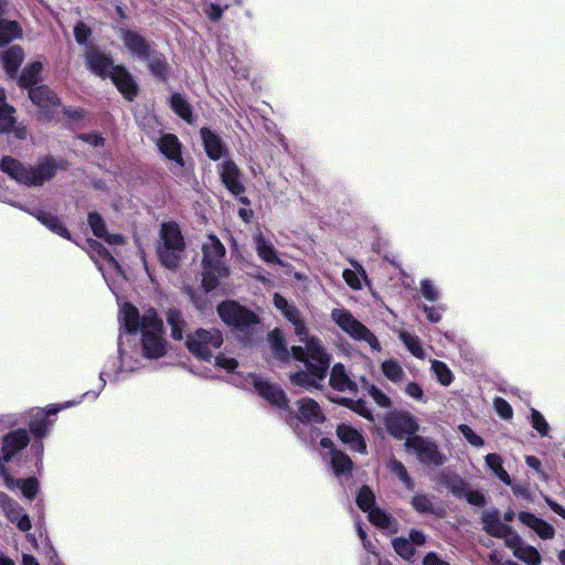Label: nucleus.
<instances>
[{"mask_svg":"<svg viewBox=\"0 0 565 565\" xmlns=\"http://www.w3.org/2000/svg\"><path fill=\"white\" fill-rule=\"evenodd\" d=\"M296 335L301 344L291 347V353L296 360L305 363L307 371L291 373L290 382L308 391L320 390L330 366V355L321 340L310 334L308 328L305 334Z\"/></svg>","mask_w":565,"mask_h":565,"instance_id":"f257e3e1","label":"nucleus"},{"mask_svg":"<svg viewBox=\"0 0 565 565\" xmlns=\"http://www.w3.org/2000/svg\"><path fill=\"white\" fill-rule=\"evenodd\" d=\"M119 321L128 333H140L143 356L159 359L167 353L163 323L153 309L141 316L135 306L126 302L119 309Z\"/></svg>","mask_w":565,"mask_h":565,"instance_id":"f03ea898","label":"nucleus"},{"mask_svg":"<svg viewBox=\"0 0 565 565\" xmlns=\"http://www.w3.org/2000/svg\"><path fill=\"white\" fill-rule=\"evenodd\" d=\"M202 286L204 290L211 291L218 281L230 275V268L225 264V247L215 235H209L202 244Z\"/></svg>","mask_w":565,"mask_h":565,"instance_id":"7ed1b4c3","label":"nucleus"},{"mask_svg":"<svg viewBox=\"0 0 565 565\" xmlns=\"http://www.w3.org/2000/svg\"><path fill=\"white\" fill-rule=\"evenodd\" d=\"M0 169L19 183L41 185L54 177L56 167L52 159L43 160L36 168H26L11 157L2 158Z\"/></svg>","mask_w":565,"mask_h":565,"instance_id":"20e7f679","label":"nucleus"},{"mask_svg":"<svg viewBox=\"0 0 565 565\" xmlns=\"http://www.w3.org/2000/svg\"><path fill=\"white\" fill-rule=\"evenodd\" d=\"M184 239L180 227L174 222L162 223L157 255L163 266L170 269L178 267L184 254Z\"/></svg>","mask_w":565,"mask_h":565,"instance_id":"39448f33","label":"nucleus"},{"mask_svg":"<svg viewBox=\"0 0 565 565\" xmlns=\"http://www.w3.org/2000/svg\"><path fill=\"white\" fill-rule=\"evenodd\" d=\"M331 319L353 340L367 343L370 348L376 352L381 351V344L377 338L347 309H333L331 311Z\"/></svg>","mask_w":565,"mask_h":565,"instance_id":"423d86ee","label":"nucleus"},{"mask_svg":"<svg viewBox=\"0 0 565 565\" xmlns=\"http://www.w3.org/2000/svg\"><path fill=\"white\" fill-rule=\"evenodd\" d=\"M223 344V337L217 329H198L186 339V348L198 359L210 361L214 351Z\"/></svg>","mask_w":565,"mask_h":565,"instance_id":"0eeeda50","label":"nucleus"},{"mask_svg":"<svg viewBox=\"0 0 565 565\" xmlns=\"http://www.w3.org/2000/svg\"><path fill=\"white\" fill-rule=\"evenodd\" d=\"M405 447L408 452L416 455L418 460L425 465L440 466L444 462L443 455L429 439L420 436L408 437Z\"/></svg>","mask_w":565,"mask_h":565,"instance_id":"6e6552de","label":"nucleus"},{"mask_svg":"<svg viewBox=\"0 0 565 565\" xmlns=\"http://www.w3.org/2000/svg\"><path fill=\"white\" fill-rule=\"evenodd\" d=\"M217 311L225 323L238 329H244L252 324L258 323L255 313L246 310L234 301H226L221 303L217 308Z\"/></svg>","mask_w":565,"mask_h":565,"instance_id":"1a4fd4ad","label":"nucleus"},{"mask_svg":"<svg viewBox=\"0 0 565 565\" xmlns=\"http://www.w3.org/2000/svg\"><path fill=\"white\" fill-rule=\"evenodd\" d=\"M388 433L397 439L412 437L418 429L415 418L407 413H391L385 418Z\"/></svg>","mask_w":565,"mask_h":565,"instance_id":"9d476101","label":"nucleus"},{"mask_svg":"<svg viewBox=\"0 0 565 565\" xmlns=\"http://www.w3.org/2000/svg\"><path fill=\"white\" fill-rule=\"evenodd\" d=\"M119 365H116L115 362L111 364V366H106L99 374V379L102 381V387L106 384L105 377H108L110 381L117 380L119 377V374L122 372H130L136 369V360L128 353L124 337H119Z\"/></svg>","mask_w":565,"mask_h":565,"instance_id":"9b49d317","label":"nucleus"},{"mask_svg":"<svg viewBox=\"0 0 565 565\" xmlns=\"http://www.w3.org/2000/svg\"><path fill=\"white\" fill-rule=\"evenodd\" d=\"M29 97L45 117H50L51 113L60 107V99L56 94L44 85L31 88Z\"/></svg>","mask_w":565,"mask_h":565,"instance_id":"f8f14e48","label":"nucleus"},{"mask_svg":"<svg viewBox=\"0 0 565 565\" xmlns=\"http://www.w3.org/2000/svg\"><path fill=\"white\" fill-rule=\"evenodd\" d=\"M273 301L276 309L294 326L295 333L305 334L308 327L297 307L279 294L274 295Z\"/></svg>","mask_w":565,"mask_h":565,"instance_id":"ddd939ff","label":"nucleus"},{"mask_svg":"<svg viewBox=\"0 0 565 565\" xmlns=\"http://www.w3.org/2000/svg\"><path fill=\"white\" fill-rule=\"evenodd\" d=\"M90 256L98 265L99 270L103 273L105 279L108 275H120V268L116 259L97 242L89 241Z\"/></svg>","mask_w":565,"mask_h":565,"instance_id":"4468645a","label":"nucleus"},{"mask_svg":"<svg viewBox=\"0 0 565 565\" xmlns=\"http://www.w3.org/2000/svg\"><path fill=\"white\" fill-rule=\"evenodd\" d=\"M483 530L495 537L504 539L507 543L508 537L516 535L512 529L501 521L500 512L498 510H486L482 513Z\"/></svg>","mask_w":565,"mask_h":565,"instance_id":"2eb2a0df","label":"nucleus"},{"mask_svg":"<svg viewBox=\"0 0 565 565\" xmlns=\"http://www.w3.org/2000/svg\"><path fill=\"white\" fill-rule=\"evenodd\" d=\"M87 67L98 76H110L115 66L111 58L100 52L97 47L90 46L85 54Z\"/></svg>","mask_w":565,"mask_h":565,"instance_id":"dca6fc26","label":"nucleus"},{"mask_svg":"<svg viewBox=\"0 0 565 565\" xmlns=\"http://www.w3.org/2000/svg\"><path fill=\"white\" fill-rule=\"evenodd\" d=\"M296 419L301 423L321 424L324 422L326 416L319 404L309 397H303L297 401Z\"/></svg>","mask_w":565,"mask_h":565,"instance_id":"f3484780","label":"nucleus"},{"mask_svg":"<svg viewBox=\"0 0 565 565\" xmlns=\"http://www.w3.org/2000/svg\"><path fill=\"white\" fill-rule=\"evenodd\" d=\"M507 546L512 550L515 557L527 565H539L541 563L539 551L531 545L524 544L518 534L508 537Z\"/></svg>","mask_w":565,"mask_h":565,"instance_id":"a211bd4d","label":"nucleus"},{"mask_svg":"<svg viewBox=\"0 0 565 565\" xmlns=\"http://www.w3.org/2000/svg\"><path fill=\"white\" fill-rule=\"evenodd\" d=\"M29 444L26 430L19 429L3 437L1 455L4 461H10L15 454L25 448Z\"/></svg>","mask_w":565,"mask_h":565,"instance_id":"6ab92c4d","label":"nucleus"},{"mask_svg":"<svg viewBox=\"0 0 565 565\" xmlns=\"http://www.w3.org/2000/svg\"><path fill=\"white\" fill-rule=\"evenodd\" d=\"M258 394L278 408H287V398L282 390L262 379L252 377Z\"/></svg>","mask_w":565,"mask_h":565,"instance_id":"aec40b11","label":"nucleus"},{"mask_svg":"<svg viewBox=\"0 0 565 565\" xmlns=\"http://www.w3.org/2000/svg\"><path fill=\"white\" fill-rule=\"evenodd\" d=\"M337 436L350 450L361 454L366 452V443L362 434L348 424H341L337 428Z\"/></svg>","mask_w":565,"mask_h":565,"instance_id":"412c9836","label":"nucleus"},{"mask_svg":"<svg viewBox=\"0 0 565 565\" xmlns=\"http://www.w3.org/2000/svg\"><path fill=\"white\" fill-rule=\"evenodd\" d=\"M121 40L130 53L139 58H147L150 46L147 41L136 31L122 29Z\"/></svg>","mask_w":565,"mask_h":565,"instance_id":"4be33fe9","label":"nucleus"},{"mask_svg":"<svg viewBox=\"0 0 565 565\" xmlns=\"http://www.w3.org/2000/svg\"><path fill=\"white\" fill-rule=\"evenodd\" d=\"M14 109L6 103V92L0 87V130H13L18 138L25 137L24 128L15 127V119L13 117Z\"/></svg>","mask_w":565,"mask_h":565,"instance_id":"5701e85b","label":"nucleus"},{"mask_svg":"<svg viewBox=\"0 0 565 565\" xmlns=\"http://www.w3.org/2000/svg\"><path fill=\"white\" fill-rule=\"evenodd\" d=\"M158 148L160 152L168 158L169 160L174 161L179 166H183V160L181 156V143L175 135L164 134L162 135L158 142Z\"/></svg>","mask_w":565,"mask_h":565,"instance_id":"b1692460","label":"nucleus"},{"mask_svg":"<svg viewBox=\"0 0 565 565\" xmlns=\"http://www.w3.org/2000/svg\"><path fill=\"white\" fill-rule=\"evenodd\" d=\"M24 50L20 45L10 46L8 50L1 52L0 61L6 73L13 77L24 60Z\"/></svg>","mask_w":565,"mask_h":565,"instance_id":"393cba45","label":"nucleus"},{"mask_svg":"<svg viewBox=\"0 0 565 565\" xmlns=\"http://www.w3.org/2000/svg\"><path fill=\"white\" fill-rule=\"evenodd\" d=\"M88 224L94 235L103 238L106 243L110 245H121L125 243V238L120 234L107 232L105 222L98 213L93 212L88 214Z\"/></svg>","mask_w":565,"mask_h":565,"instance_id":"a878e982","label":"nucleus"},{"mask_svg":"<svg viewBox=\"0 0 565 565\" xmlns=\"http://www.w3.org/2000/svg\"><path fill=\"white\" fill-rule=\"evenodd\" d=\"M330 386L340 392H355L356 383L351 380L344 365L337 363L332 366L329 380Z\"/></svg>","mask_w":565,"mask_h":565,"instance_id":"bb28decb","label":"nucleus"},{"mask_svg":"<svg viewBox=\"0 0 565 565\" xmlns=\"http://www.w3.org/2000/svg\"><path fill=\"white\" fill-rule=\"evenodd\" d=\"M221 175L224 184L233 194L238 195L244 192L245 188L241 182L239 170L234 162H223Z\"/></svg>","mask_w":565,"mask_h":565,"instance_id":"cd10ccee","label":"nucleus"},{"mask_svg":"<svg viewBox=\"0 0 565 565\" xmlns=\"http://www.w3.org/2000/svg\"><path fill=\"white\" fill-rule=\"evenodd\" d=\"M519 519L523 524L531 527L542 539H552L555 534V530L550 523L536 518L532 513L521 512L519 514Z\"/></svg>","mask_w":565,"mask_h":565,"instance_id":"c85d7f7f","label":"nucleus"},{"mask_svg":"<svg viewBox=\"0 0 565 565\" xmlns=\"http://www.w3.org/2000/svg\"><path fill=\"white\" fill-rule=\"evenodd\" d=\"M255 248L258 257L267 264L284 265L282 260L277 256L274 245L267 241L262 233L254 236Z\"/></svg>","mask_w":565,"mask_h":565,"instance_id":"c756f323","label":"nucleus"},{"mask_svg":"<svg viewBox=\"0 0 565 565\" xmlns=\"http://www.w3.org/2000/svg\"><path fill=\"white\" fill-rule=\"evenodd\" d=\"M117 88L131 98L136 93V85L130 74L121 66H117L109 76Z\"/></svg>","mask_w":565,"mask_h":565,"instance_id":"7c9ffc66","label":"nucleus"},{"mask_svg":"<svg viewBox=\"0 0 565 565\" xmlns=\"http://www.w3.org/2000/svg\"><path fill=\"white\" fill-rule=\"evenodd\" d=\"M201 137L203 139L207 156L212 160L220 159L223 153V145L221 139L206 128L201 129Z\"/></svg>","mask_w":565,"mask_h":565,"instance_id":"2f4dec72","label":"nucleus"},{"mask_svg":"<svg viewBox=\"0 0 565 565\" xmlns=\"http://www.w3.org/2000/svg\"><path fill=\"white\" fill-rule=\"evenodd\" d=\"M61 408L52 407L49 411L45 409H36L32 414V419L30 423V429L35 436H42L45 433L46 427L50 425L47 419L49 414H55Z\"/></svg>","mask_w":565,"mask_h":565,"instance_id":"473e14b6","label":"nucleus"},{"mask_svg":"<svg viewBox=\"0 0 565 565\" xmlns=\"http://www.w3.org/2000/svg\"><path fill=\"white\" fill-rule=\"evenodd\" d=\"M412 507L420 514L443 515V509L435 505L431 499L426 494H415L411 501Z\"/></svg>","mask_w":565,"mask_h":565,"instance_id":"72a5a7b5","label":"nucleus"},{"mask_svg":"<svg viewBox=\"0 0 565 565\" xmlns=\"http://www.w3.org/2000/svg\"><path fill=\"white\" fill-rule=\"evenodd\" d=\"M331 466L333 468L334 475L338 478H341L350 476L353 463L345 454L342 451L333 450L331 452Z\"/></svg>","mask_w":565,"mask_h":565,"instance_id":"f704fd0d","label":"nucleus"},{"mask_svg":"<svg viewBox=\"0 0 565 565\" xmlns=\"http://www.w3.org/2000/svg\"><path fill=\"white\" fill-rule=\"evenodd\" d=\"M166 316L167 322L171 328V337L174 340H182L183 333L186 329V322L181 312L177 309H169Z\"/></svg>","mask_w":565,"mask_h":565,"instance_id":"c9c22d12","label":"nucleus"},{"mask_svg":"<svg viewBox=\"0 0 565 565\" xmlns=\"http://www.w3.org/2000/svg\"><path fill=\"white\" fill-rule=\"evenodd\" d=\"M367 515L370 522L376 527L388 532H396V524L392 520L391 515L380 508L371 509Z\"/></svg>","mask_w":565,"mask_h":565,"instance_id":"e433bc0d","label":"nucleus"},{"mask_svg":"<svg viewBox=\"0 0 565 565\" xmlns=\"http://www.w3.org/2000/svg\"><path fill=\"white\" fill-rule=\"evenodd\" d=\"M353 269H344L342 277L345 282L355 290L362 288V280L366 279V274L363 267L355 260H351Z\"/></svg>","mask_w":565,"mask_h":565,"instance_id":"4c0bfd02","label":"nucleus"},{"mask_svg":"<svg viewBox=\"0 0 565 565\" xmlns=\"http://www.w3.org/2000/svg\"><path fill=\"white\" fill-rule=\"evenodd\" d=\"M398 337L412 355L420 360L426 358L425 350L417 335L403 330L399 331Z\"/></svg>","mask_w":565,"mask_h":565,"instance_id":"58836bf2","label":"nucleus"},{"mask_svg":"<svg viewBox=\"0 0 565 565\" xmlns=\"http://www.w3.org/2000/svg\"><path fill=\"white\" fill-rule=\"evenodd\" d=\"M22 36V29L15 21L0 20V45Z\"/></svg>","mask_w":565,"mask_h":565,"instance_id":"ea45409f","label":"nucleus"},{"mask_svg":"<svg viewBox=\"0 0 565 565\" xmlns=\"http://www.w3.org/2000/svg\"><path fill=\"white\" fill-rule=\"evenodd\" d=\"M451 491L457 495H463L472 505L481 507L486 503V499L481 492L469 489L462 481H459L458 484H454Z\"/></svg>","mask_w":565,"mask_h":565,"instance_id":"a19ab883","label":"nucleus"},{"mask_svg":"<svg viewBox=\"0 0 565 565\" xmlns=\"http://www.w3.org/2000/svg\"><path fill=\"white\" fill-rule=\"evenodd\" d=\"M381 370L384 376L393 383L401 382L405 376V371L403 370L399 362L395 359H387L383 361L381 364Z\"/></svg>","mask_w":565,"mask_h":565,"instance_id":"79ce46f5","label":"nucleus"},{"mask_svg":"<svg viewBox=\"0 0 565 565\" xmlns=\"http://www.w3.org/2000/svg\"><path fill=\"white\" fill-rule=\"evenodd\" d=\"M43 70L41 62H33L25 66L19 77V85L29 87L38 83L40 74Z\"/></svg>","mask_w":565,"mask_h":565,"instance_id":"37998d69","label":"nucleus"},{"mask_svg":"<svg viewBox=\"0 0 565 565\" xmlns=\"http://www.w3.org/2000/svg\"><path fill=\"white\" fill-rule=\"evenodd\" d=\"M36 218L51 232L71 239V235L64 224L54 215L47 213H39Z\"/></svg>","mask_w":565,"mask_h":565,"instance_id":"c03bdc74","label":"nucleus"},{"mask_svg":"<svg viewBox=\"0 0 565 565\" xmlns=\"http://www.w3.org/2000/svg\"><path fill=\"white\" fill-rule=\"evenodd\" d=\"M170 106L182 119L192 122V108L181 94L175 93L171 96Z\"/></svg>","mask_w":565,"mask_h":565,"instance_id":"a18cd8bd","label":"nucleus"},{"mask_svg":"<svg viewBox=\"0 0 565 565\" xmlns=\"http://www.w3.org/2000/svg\"><path fill=\"white\" fill-rule=\"evenodd\" d=\"M487 466L493 473L505 484H511V478L502 466V458L497 454H489L486 456Z\"/></svg>","mask_w":565,"mask_h":565,"instance_id":"49530a36","label":"nucleus"},{"mask_svg":"<svg viewBox=\"0 0 565 565\" xmlns=\"http://www.w3.org/2000/svg\"><path fill=\"white\" fill-rule=\"evenodd\" d=\"M430 363L437 381L443 386H449L454 381V374L447 364L438 360H431Z\"/></svg>","mask_w":565,"mask_h":565,"instance_id":"de8ad7c7","label":"nucleus"},{"mask_svg":"<svg viewBox=\"0 0 565 565\" xmlns=\"http://www.w3.org/2000/svg\"><path fill=\"white\" fill-rule=\"evenodd\" d=\"M269 343L276 358H287L288 351L280 330L276 329L269 333Z\"/></svg>","mask_w":565,"mask_h":565,"instance_id":"09e8293b","label":"nucleus"},{"mask_svg":"<svg viewBox=\"0 0 565 565\" xmlns=\"http://www.w3.org/2000/svg\"><path fill=\"white\" fill-rule=\"evenodd\" d=\"M374 502L375 495L373 491L367 486H363L358 492L356 504L362 511L369 513L371 509L376 508Z\"/></svg>","mask_w":565,"mask_h":565,"instance_id":"8fccbe9b","label":"nucleus"},{"mask_svg":"<svg viewBox=\"0 0 565 565\" xmlns=\"http://www.w3.org/2000/svg\"><path fill=\"white\" fill-rule=\"evenodd\" d=\"M388 469L404 483V486L408 490L413 489L414 482L412 478L408 476L404 465L401 461H397L395 459L391 460L388 463Z\"/></svg>","mask_w":565,"mask_h":565,"instance_id":"3c124183","label":"nucleus"},{"mask_svg":"<svg viewBox=\"0 0 565 565\" xmlns=\"http://www.w3.org/2000/svg\"><path fill=\"white\" fill-rule=\"evenodd\" d=\"M338 402L340 404L351 408L353 412H355L356 414L361 415L362 417H364V418H366L369 420H373L372 413L367 408V406H366L364 401H361V399L352 401V399H349V398H340Z\"/></svg>","mask_w":565,"mask_h":565,"instance_id":"603ef678","label":"nucleus"},{"mask_svg":"<svg viewBox=\"0 0 565 565\" xmlns=\"http://www.w3.org/2000/svg\"><path fill=\"white\" fill-rule=\"evenodd\" d=\"M7 518L12 522L15 523L18 529L26 532L32 527L31 520L28 514L23 513L22 508L20 507L13 513L7 514Z\"/></svg>","mask_w":565,"mask_h":565,"instance_id":"864d4df0","label":"nucleus"},{"mask_svg":"<svg viewBox=\"0 0 565 565\" xmlns=\"http://www.w3.org/2000/svg\"><path fill=\"white\" fill-rule=\"evenodd\" d=\"M142 60L148 62V66L154 75L163 76L166 74V63L161 55L150 50L148 57Z\"/></svg>","mask_w":565,"mask_h":565,"instance_id":"5fc2aeb1","label":"nucleus"},{"mask_svg":"<svg viewBox=\"0 0 565 565\" xmlns=\"http://www.w3.org/2000/svg\"><path fill=\"white\" fill-rule=\"evenodd\" d=\"M393 546L395 552L405 559H409L415 553L413 544L403 537L395 539L393 541Z\"/></svg>","mask_w":565,"mask_h":565,"instance_id":"6e6d98bb","label":"nucleus"},{"mask_svg":"<svg viewBox=\"0 0 565 565\" xmlns=\"http://www.w3.org/2000/svg\"><path fill=\"white\" fill-rule=\"evenodd\" d=\"M531 424L532 427L537 430L541 436H547L550 426L544 416L534 408H531Z\"/></svg>","mask_w":565,"mask_h":565,"instance_id":"4d7b16f0","label":"nucleus"},{"mask_svg":"<svg viewBox=\"0 0 565 565\" xmlns=\"http://www.w3.org/2000/svg\"><path fill=\"white\" fill-rule=\"evenodd\" d=\"M20 490L26 499L32 500L39 491V483L34 478L23 479Z\"/></svg>","mask_w":565,"mask_h":565,"instance_id":"13d9d810","label":"nucleus"},{"mask_svg":"<svg viewBox=\"0 0 565 565\" xmlns=\"http://www.w3.org/2000/svg\"><path fill=\"white\" fill-rule=\"evenodd\" d=\"M420 292L429 301L434 302L439 298V291L429 279L420 281Z\"/></svg>","mask_w":565,"mask_h":565,"instance_id":"bf43d9fd","label":"nucleus"},{"mask_svg":"<svg viewBox=\"0 0 565 565\" xmlns=\"http://www.w3.org/2000/svg\"><path fill=\"white\" fill-rule=\"evenodd\" d=\"M367 391H369V395L374 399V402L379 406H381V407H390L391 406L390 397L384 392L379 390L376 386L370 385Z\"/></svg>","mask_w":565,"mask_h":565,"instance_id":"052dcab7","label":"nucleus"},{"mask_svg":"<svg viewBox=\"0 0 565 565\" xmlns=\"http://www.w3.org/2000/svg\"><path fill=\"white\" fill-rule=\"evenodd\" d=\"M493 406H494L498 415L501 416L502 418L510 419L512 417V415H513L512 407L503 398H501V397L494 398Z\"/></svg>","mask_w":565,"mask_h":565,"instance_id":"680f3d73","label":"nucleus"},{"mask_svg":"<svg viewBox=\"0 0 565 565\" xmlns=\"http://www.w3.org/2000/svg\"><path fill=\"white\" fill-rule=\"evenodd\" d=\"M459 430L472 446L481 447L483 445V439L478 436L468 425H460Z\"/></svg>","mask_w":565,"mask_h":565,"instance_id":"e2e57ef3","label":"nucleus"},{"mask_svg":"<svg viewBox=\"0 0 565 565\" xmlns=\"http://www.w3.org/2000/svg\"><path fill=\"white\" fill-rule=\"evenodd\" d=\"M404 391L409 397H412L418 402H425L423 388L420 387V385L418 383H416V382L407 383Z\"/></svg>","mask_w":565,"mask_h":565,"instance_id":"0e129e2a","label":"nucleus"},{"mask_svg":"<svg viewBox=\"0 0 565 565\" xmlns=\"http://www.w3.org/2000/svg\"><path fill=\"white\" fill-rule=\"evenodd\" d=\"M0 508L4 514L13 513L20 505L11 499L7 493L0 492Z\"/></svg>","mask_w":565,"mask_h":565,"instance_id":"69168bd1","label":"nucleus"},{"mask_svg":"<svg viewBox=\"0 0 565 565\" xmlns=\"http://www.w3.org/2000/svg\"><path fill=\"white\" fill-rule=\"evenodd\" d=\"M228 7V3L221 6V3L218 2H212L209 4L207 9L205 10V13L211 20L216 21L222 17L224 9H227Z\"/></svg>","mask_w":565,"mask_h":565,"instance_id":"338daca9","label":"nucleus"},{"mask_svg":"<svg viewBox=\"0 0 565 565\" xmlns=\"http://www.w3.org/2000/svg\"><path fill=\"white\" fill-rule=\"evenodd\" d=\"M90 33V29L83 22H78L74 28L75 39L79 44L85 43Z\"/></svg>","mask_w":565,"mask_h":565,"instance_id":"774afa93","label":"nucleus"}]
</instances>
